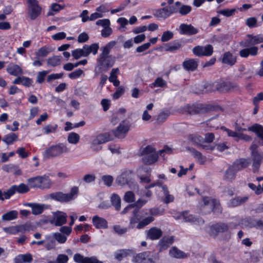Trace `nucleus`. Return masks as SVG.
Instances as JSON below:
<instances>
[{"label":"nucleus","instance_id":"8fccbe9b","mask_svg":"<svg viewBox=\"0 0 263 263\" xmlns=\"http://www.w3.org/2000/svg\"><path fill=\"white\" fill-rule=\"evenodd\" d=\"M80 140V136L74 132H71L68 136V141L70 143L73 144H77Z\"/></svg>","mask_w":263,"mask_h":263},{"label":"nucleus","instance_id":"0e129e2a","mask_svg":"<svg viewBox=\"0 0 263 263\" xmlns=\"http://www.w3.org/2000/svg\"><path fill=\"white\" fill-rule=\"evenodd\" d=\"M102 180L105 185L110 186L113 182L114 178L110 175H104L102 177Z\"/></svg>","mask_w":263,"mask_h":263},{"label":"nucleus","instance_id":"6ab92c4d","mask_svg":"<svg viewBox=\"0 0 263 263\" xmlns=\"http://www.w3.org/2000/svg\"><path fill=\"white\" fill-rule=\"evenodd\" d=\"M25 205L31 208L32 213L34 215L42 214L45 209L49 208V205L37 203H27Z\"/></svg>","mask_w":263,"mask_h":263},{"label":"nucleus","instance_id":"e2e57ef3","mask_svg":"<svg viewBox=\"0 0 263 263\" xmlns=\"http://www.w3.org/2000/svg\"><path fill=\"white\" fill-rule=\"evenodd\" d=\"M174 34L170 31H166L163 33L161 36V41L162 42H167L173 37Z\"/></svg>","mask_w":263,"mask_h":263},{"label":"nucleus","instance_id":"6e6552de","mask_svg":"<svg viewBox=\"0 0 263 263\" xmlns=\"http://www.w3.org/2000/svg\"><path fill=\"white\" fill-rule=\"evenodd\" d=\"M212 110H213L212 107L203 104L187 105L183 108L184 112L190 115L204 113Z\"/></svg>","mask_w":263,"mask_h":263},{"label":"nucleus","instance_id":"423d86ee","mask_svg":"<svg viewBox=\"0 0 263 263\" xmlns=\"http://www.w3.org/2000/svg\"><path fill=\"white\" fill-rule=\"evenodd\" d=\"M203 204L201 205V210L204 212H210L213 211L215 212H221V208L218 201L215 199H212L208 197L202 198Z\"/></svg>","mask_w":263,"mask_h":263},{"label":"nucleus","instance_id":"bf43d9fd","mask_svg":"<svg viewBox=\"0 0 263 263\" xmlns=\"http://www.w3.org/2000/svg\"><path fill=\"white\" fill-rule=\"evenodd\" d=\"M49 72V71L43 70L38 72L36 77V82L41 84L42 83L45 79L46 75Z\"/></svg>","mask_w":263,"mask_h":263},{"label":"nucleus","instance_id":"58836bf2","mask_svg":"<svg viewBox=\"0 0 263 263\" xmlns=\"http://www.w3.org/2000/svg\"><path fill=\"white\" fill-rule=\"evenodd\" d=\"M18 140V135L15 133H11L5 135L2 139L7 145L12 144L14 142Z\"/></svg>","mask_w":263,"mask_h":263},{"label":"nucleus","instance_id":"de8ad7c7","mask_svg":"<svg viewBox=\"0 0 263 263\" xmlns=\"http://www.w3.org/2000/svg\"><path fill=\"white\" fill-rule=\"evenodd\" d=\"M44 240L45 242L44 243L43 245H44L45 248L47 250H50L55 247V241L51 237H47L46 239Z\"/></svg>","mask_w":263,"mask_h":263},{"label":"nucleus","instance_id":"c9c22d12","mask_svg":"<svg viewBox=\"0 0 263 263\" xmlns=\"http://www.w3.org/2000/svg\"><path fill=\"white\" fill-rule=\"evenodd\" d=\"M54 50V48H52L50 45H46L40 48L37 52H36V55L39 57H45L50 52H52Z\"/></svg>","mask_w":263,"mask_h":263},{"label":"nucleus","instance_id":"f3484780","mask_svg":"<svg viewBox=\"0 0 263 263\" xmlns=\"http://www.w3.org/2000/svg\"><path fill=\"white\" fill-rule=\"evenodd\" d=\"M66 222V215L64 213L57 211L53 213L50 223L55 226H61Z\"/></svg>","mask_w":263,"mask_h":263},{"label":"nucleus","instance_id":"a18cd8bd","mask_svg":"<svg viewBox=\"0 0 263 263\" xmlns=\"http://www.w3.org/2000/svg\"><path fill=\"white\" fill-rule=\"evenodd\" d=\"M79 193V188L77 186H73L69 192L67 193V202L75 199Z\"/></svg>","mask_w":263,"mask_h":263},{"label":"nucleus","instance_id":"bb28decb","mask_svg":"<svg viewBox=\"0 0 263 263\" xmlns=\"http://www.w3.org/2000/svg\"><path fill=\"white\" fill-rule=\"evenodd\" d=\"M134 254V251L132 249H121L116 251L115 254V258L118 261H121L124 258Z\"/></svg>","mask_w":263,"mask_h":263},{"label":"nucleus","instance_id":"c756f323","mask_svg":"<svg viewBox=\"0 0 263 263\" xmlns=\"http://www.w3.org/2000/svg\"><path fill=\"white\" fill-rule=\"evenodd\" d=\"M237 171L235 170L232 165H231L224 172L223 179L227 181H232L236 177Z\"/></svg>","mask_w":263,"mask_h":263},{"label":"nucleus","instance_id":"a211bd4d","mask_svg":"<svg viewBox=\"0 0 263 263\" xmlns=\"http://www.w3.org/2000/svg\"><path fill=\"white\" fill-rule=\"evenodd\" d=\"M179 33L181 34L192 35L198 32V29L195 28L191 24H181L179 26Z\"/></svg>","mask_w":263,"mask_h":263},{"label":"nucleus","instance_id":"dca6fc26","mask_svg":"<svg viewBox=\"0 0 263 263\" xmlns=\"http://www.w3.org/2000/svg\"><path fill=\"white\" fill-rule=\"evenodd\" d=\"M215 87L219 91H229L238 88L236 83L219 80L215 82Z\"/></svg>","mask_w":263,"mask_h":263},{"label":"nucleus","instance_id":"69168bd1","mask_svg":"<svg viewBox=\"0 0 263 263\" xmlns=\"http://www.w3.org/2000/svg\"><path fill=\"white\" fill-rule=\"evenodd\" d=\"M152 85V87H163L166 86V83L161 78H158Z\"/></svg>","mask_w":263,"mask_h":263},{"label":"nucleus","instance_id":"4be33fe9","mask_svg":"<svg viewBox=\"0 0 263 263\" xmlns=\"http://www.w3.org/2000/svg\"><path fill=\"white\" fill-rule=\"evenodd\" d=\"M6 70L9 74L14 76H21L23 73V71L21 67L13 63L8 65Z\"/></svg>","mask_w":263,"mask_h":263},{"label":"nucleus","instance_id":"ddd939ff","mask_svg":"<svg viewBox=\"0 0 263 263\" xmlns=\"http://www.w3.org/2000/svg\"><path fill=\"white\" fill-rule=\"evenodd\" d=\"M129 129V123L126 121H123L115 130H111V133L118 138H123L125 137Z\"/></svg>","mask_w":263,"mask_h":263},{"label":"nucleus","instance_id":"473e14b6","mask_svg":"<svg viewBox=\"0 0 263 263\" xmlns=\"http://www.w3.org/2000/svg\"><path fill=\"white\" fill-rule=\"evenodd\" d=\"M174 241V237H164L159 242V246L160 247V251L166 250Z\"/></svg>","mask_w":263,"mask_h":263},{"label":"nucleus","instance_id":"864d4df0","mask_svg":"<svg viewBox=\"0 0 263 263\" xmlns=\"http://www.w3.org/2000/svg\"><path fill=\"white\" fill-rule=\"evenodd\" d=\"M169 115L170 112L168 111H162L160 112L156 119L157 123L159 124L163 123L169 116Z\"/></svg>","mask_w":263,"mask_h":263},{"label":"nucleus","instance_id":"f704fd0d","mask_svg":"<svg viewBox=\"0 0 263 263\" xmlns=\"http://www.w3.org/2000/svg\"><path fill=\"white\" fill-rule=\"evenodd\" d=\"M169 254L171 257L176 258H184L187 256L184 252L175 247H172L170 250Z\"/></svg>","mask_w":263,"mask_h":263},{"label":"nucleus","instance_id":"338daca9","mask_svg":"<svg viewBox=\"0 0 263 263\" xmlns=\"http://www.w3.org/2000/svg\"><path fill=\"white\" fill-rule=\"evenodd\" d=\"M153 153H156L155 149L151 145H148L144 148L141 153V155H147L153 154Z\"/></svg>","mask_w":263,"mask_h":263},{"label":"nucleus","instance_id":"c03bdc74","mask_svg":"<svg viewBox=\"0 0 263 263\" xmlns=\"http://www.w3.org/2000/svg\"><path fill=\"white\" fill-rule=\"evenodd\" d=\"M112 204L116 210L119 211L121 208V199L116 194H113L110 198Z\"/></svg>","mask_w":263,"mask_h":263},{"label":"nucleus","instance_id":"13d9d810","mask_svg":"<svg viewBox=\"0 0 263 263\" xmlns=\"http://www.w3.org/2000/svg\"><path fill=\"white\" fill-rule=\"evenodd\" d=\"M19 232L25 233L32 229V226L30 222L18 226Z\"/></svg>","mask_w":263,"mask_h":263},{"label":"nucleus","instance_id":"20e7f679","mask_svg":"<svg viewBox=\"0 0 263 263\" xmlns=\"http://www.w3.org/2000/svg\"><path fill=\"white\" fill-rule=\"evenodd\" d=\"M29 191V187L24 183H21L18 185H13L7 191L0 190V200L4 201L5 199H9L16 192L20 194H24Z\"/></svg>","mask_w":263,"mask_h":263},{"label":"nucleus","instance_id":"0eeeda50","mask_svg":"<svg viewBox=\"0 0 263 263\" xmlns=\"http://www.w3.org/2000/svg\"><path fill=\"white\" fill-rule=\"evenodd\" d=\"M258 145L256 144H252L250 146L251 156L253 159V170L254 173L258 172L261 162L263 160V153L257 151Z\"/></svg>","mask_w":263,"mask_h":263},{"label":"nucleus","instance_id":"f03ea898","mask_svg":"<svg viewBox=\"0 0 263 263\" xmlns=\"http://www.w3.org/2000/svg\"><path fill=\"white\" fill-rule=\"evenodd\" d=\"M247 36L248 39L245 42H240V45L242 47H248L250 45H252V46L250 48H243L239 51V55L243 58H247L249 55L254 57L257 55L258 48L254 45L263 43V34H262L255 35L247 34Z\"/></svg>","mask_w":263,"mask_h":263},{"label":"nucleus","instance_id":"5fc2aeb1","mask_svg":"<svg viewBox=\"0 0 263 263\" xmlns=\"http://www.w3.org/2000/svg\"><path fill=\"white\" fill-rule=\"evenodd\" d=\"M190 140L195 145L199 146L201 145L202 142L204 141V139L199 135L190 136Z\"/></svg>","mask_w":263,"mask_h":263},{"label":"nucleus","instance_id":"2f4dec72","mask_svg":"<svg viewBox=\"0 0 263 263\" xmlns=\"http://www.w3.org/2000/svg\"><path fill=\"white\" fill-rule=\"evenodd\" d=\"M142 161L143 163L151 165L156 162L158 158V155L157 153H153V154L142 156Z\"/></svg>","mask_w":263,"mask_h":263},{"label":"nucleus","instance_id":"2eb2a0df","mask_svg":"<svg viewBox=\"0 0 263 263\" xmlns=\"http://www.w3.org/2000/svg\"><path fill=\"white\" fill-rule=\"evenodd\" d=\"M132 182V172L125 171L118 176L116 180V182L120 186L129 185Z\"/></svg>","mask_w":263,"mask_h":263},{"label":"nucleus","instance_id":"c85d7f7f","mask_svg":"<svg viewBox=\"0 0 263 263\" xmlns=\"http://www.w3.org/2000/svg\"><path fill=\"white\" fill-rule=\"evenodd\" d=\"M83 50L86 57L92 53L93 55H96L98 53L99 46L98 43H93L90 45H85L83 47Z\"/></svg>","mask_w":263,"mask_h":263},{"label":"nucleus","instance_id":"b1692460","mask_svg":"<svg viewBox=\"0 0 263 263\" xmlns=\"http://www.w3.org/2000/svg\"><path fill=\"white\" fill-rule=\"evenodd\" d=\"M92 221L93 226L97 229H106L108 227L107 221L104 218L98 215L94 216L92 217Z\"/></svg>","mask_w":263,"mask_h":263},{"label":"nucleus","instance_id":"09e8293b","mask_svg":"<svg viewBox=\"0 0 263 263\" xmlns=\"http://www.w3.org/2000/svg\"><path fill=\"white\" fill-rule=\"evenodd\" d=\"M28 182L30 187L32 188H39L40 186V176L29 178L28 180Z\"/></svg>","mask_w":263,"mask_h":263},{"label":"nucleus","instance_id":"7c9ffc66","mask_svg":"<svg viewBox=\"0 0 263 263\" xmlns=\"http://www.w3.org/2000/svg\"><path fill=\"white\" fill-rule=\"evenodd\" d=\"M248 129L255 133L257 135V136L262 140L260 144L263 145V126L261 125L255 124L253 126L249 127Z\"/></svg>","mask_w":263,"mask_h":263},{"label":"nucleus","instance_id":"603ef678","mask_svg":"<svg viewBox=\"0 0 263 263\" xmlns=\"http://www.w3.org/2000/svg\"><path fill=\"white\" fill-rule=\"evenodd\" d=\"M181 47V44L178 42H174L166 46L165 50L173 52L179 49Z\"/></svg>","mask_w":263,"mask_h":263},{"label":"nucleus","instance_id":"4d7b16f0","mask_svg":"<svg viewBox=\"0 0 263 263\" xmlns=\"http://www.w3.org/2000/svg\"><path fill=\"white\" fill-rule=\"evenodd\" d=\"M246 24L250 28L256 27L258 26L257 20L255 17L248 18L246 21Z\"/></svg>","mask_w":263,"mask_h":263},{"label":"nucleus","instance_id":"7ed1b4c3","mask_svg":"<svg viewBox=\"0 0 263 263\" xmlns=\"http://www.w3.org/2000/svg\"><path fill=\"white\" fill-rule=\"evenodd\" d=\"M97 62L101 71L106 72L114 66L115 63V57L101 52L97 59Z\"/></svg>","mask_w":263,"mask_h":263},{"label":"nucleus","instance_id":"39448f33","mask_svg":"<svg viewBox=\"0 0 263 263\" xmlns=\"http://www.w3.org/2000/svg\"><path fill=\"white\" fill-rule=\"evenodd\" d=\"M65 146L63 143L52 145L47 148L42 153L44 160H47L59 156L63 153Z\"/></svg>","mask_w":263,"mask_h":263},{"label":"nucleus","instance_id":"412c9836","mask_svg":"<svg viewBox=\"0 0 263 263\" xmlns=\"http://www.w3.org/2000/svg\"><path fill=\"white\" fill-rule=\"evenodd\" d=\"M229 229V226L223 223H219L214 224L211 227V235L216 236L219 233L227 232Z\"/></svg>","mask_w":263,"mask_h":263},{"label":"nucleus","instance_id":"774afa93","mask_svg":"<svg viewBox=\"0 0 263 263\" xmlns=\"http://www.w3.org/2000/svg\"><path fill=\"white\" fill-rule=\"evenodd\" d=\"M83 73V71L80 69H77L68 74V77L71 79H76L79 78Z\"/></svg>","mask_w":263,"mask_h":263},{"label":"nucleus","instance_id":"1a4fd4ad","mask_svg":"<svg viewBox=\"0 0 263 263\" xmlns=\"http://www.w3.org/2000/svg\"><path fill=\"white\" fill-rule=\"evenodd\" d=\"M112 140L109 133L98 135L91 142L90 148L93 151L98 152L102 149L101 144Z\"/></svg>","mask_w":263,"mask_h":263},{"label":"nucleus","instance_id":"052dcab7","mask_svg":"<svg viewBox=\"0 0 263 263\" xmlns=\"http://www.w3.org/2000/svg\"><path fill=\"white\" fill-rule=\"evenodd\" d=\"M3 231L9 234H16L19 232L18 226L3 228Z\"/></svg>","mask_w":263,"mask_h":263},{"label":"nucleus","instance_id":"ea45409f","mask_svg":"<svg viewBox=\"0 0 263 263\" xmlns=\"http://www.w3.org/2000/svg\"><path fill=\"white\" fill-rule=\"evenodd\" d=\"M40 184L41 189H49L51 185V181L47 176H40Z\"/></svg>","mask_w":263,"mask_h":263},{"label":"nucleus","instance_id":"680f3d73","mask_svg":"<svg viewBox=\"0 0 263 263\" xmlns=\"http://www.w3.org/2000/svg\"><path fill=\"white\" fill-rule=\"evenodd\" d=\"M72 55L76 59H80L82 57H86L83 48L82 49H77L73 50L72 52Z\"/></svg>","mask_w":263,"mask_h":263},{"label":"nucleus","instance_id":"49530a36","mask_svg":"<svg viewBox=\"0 0 263 263\" xmlns=\"http://www.w3.org/2000/svg\"><path fill=\"white\" fill-rule=\"evenodd\" d=\"M117 42L112 41L108 43L105 46L101 47L100 50L101 52L109 54L111 49L116 46Z\"/></svg>","mask_w":263,"mask_h":263},{"label":"nucleus","instance_id":"4468645a","mask_svg":"<svg viewBox=\"0 0 263 263\" xmlns=\"http://www.w3.org/2000/svg\"><path fill=\"white\" fill-rule=\"evenodd\" d=\"M178 219H182L184 222H190L197 224H203L204 220L200 218L196 217L192 214H190L187 211H184L181 213L177 217Z\"/></svg>","mask_w":263,"mask_h":263},{"label":"nucleus","instance_id":"6e6d98bb","mask_svg":"<svg viewBox=\"0 0 263 263\" xmlns=\"http://www.w3.org/2000/svg\"><path fill=\"white\" fill-rule=\"evenodd\" d=\"M192 10V7L189 5H182L179 8L178 12L181 15H186L188 14Z\"/></svg>","mask_w":263,"mask_h":263},{"label":"nucleus","instance_id":"72a5a7b5","mask_svg":"<svg viewBox=\"0 0 263 263\" xmlns=\"http://www.w3.org/2000/svg\"><path fill=\"white\" fill-rule=\"evenodd\" d=\"M250 164L248 160L243 158L236 160L232 165L237 172L246 168Z\"/></svg>","mask_w":263,"mask_h":263},{"label":"nucleus","instance_id":"f8f14e48","mask_svg":"<svg viewBox=\"0 0 263 263\" xmlns=\"http://www.w3.org/2000/svg\"><path fill=\"white\" fill-rule=\"evenodd\" d=\"M151 253L149 251H145L136 254L133 256L132 261L134 263H154Z\"/></svg>","mask_w":263,"mask_h":263},{"label":"nucleus","instance_id":"a19ab883","mask_svg":"<svg viewBox=\"0 0 263 263\" xmlns=\"http://www.w3.org/2000/svg\"><path fill=\"white\" fill-rule=\"evenodd\" d=\"M201 88L199 91H197L196 93H206L213 91L217 90V88L215 87V82L213 83H206L204 85L201 86Z\"/></svg>","mask_w":263,"mask_h":263},{"label":"nucleus","instance_id":"aec40b11","mask_svg":"<svg viewBox=\"0 0 263 263\" xmlns=\"http://www.w3.org/2000/svg\"><path fill=\"white\" fill-rule=\"evenodd\" d=\"M73 259L77 263H103L102 261H99L95 256L90 257H84L79 253H77L74 255Z\"/></svg>","mask_w":263,"mask_h":263},{"label":"nucleus","instance_id":"f257e3e1","mask_svg":"<svg viewBox=\"0 0 263 263\" xmlns=\"http://www.w3.org/2000/svg\"><path fill=\"white\" fill-rule=\"evenodd\" d=\"M147 202V200L139 199L134 203L132 204L135 209L132 212V215L130 218L129 227L132 228H136L138 229L144 228L152 222L155 218L152 216H145L148 215L147 209H140Z\"/></svg>","mask_w":263,"mask_h":263},{"label":"nucleus","instance_id":"393cba45","mask_svg":"<svg viewBox=\"0 0 263 263\" xmlns=\"http://www.w3.org/2000/svg\"><path fill=\"white\" fill-rule=\"evenodd\" d=\"M241 224L249 228L256 227L260 229L263 228V221L261 220L251 219H244L242 221Z\"/></svg>","mask_w":263,"mask_h":263},{"label":"nucleus","instance_id":"cd10ccee","mask_svg":"<svg viewBox=\"0 0 263 263\" xmlns=\"http://www.w3.org/2000/svg\"><path fill=\"white\" fill-rule=\"evenodd\" d=\"M236 57L229 51L225 52L222 58V63L230 66H233L236 62Z\"/></svg>","mask_w":263,"mask_h":263},{"label":"nucleus","instance_id":"37998d69","mask_svg":"<svg viewBox=\"0 0 263 263\" xmlns=\"http://www.w3.org/2000/svg\"><path fill=\"white\" fill-rule=\"evenodd\" d=\"M62 58L60 56H53L49 58L47 61V64L49 66L54 67L61 63Z\"/></svg>","mask_w":263,"mask_h":263},{"label":"nucleus","instance_id":"4c0bfd02","mask_svg":"<svg viewBox=\"0 0 263 263\" xmlns=\"http://www.w3.org/2000/svg\"><path fill=\"white\" fill-rule=\"evenodd\" d=\"M18 217V212L16 210L9 211L2 216L3 221H11L17 219Z\"/></svg>","mask_w":263,"mask_h":263},{"label":"nucleus","instance_id":"9b49d317","mask_svg":"<svg viewBox=\"0 0 263 263\" xmlns=\"http://www.w3.org/2000/svg\"><path fill=\"white\" fill-rule=\"evenodd\" d=\"M193 53L198 57L210 56L213 52V48L211 45H207L205 46H197L193 48Z\"/></svg>","mask_w":263,"mask_h":263},{"label":"nucleus","instance_id":"9d476101","mask_svg":"<svg viewBox=\"0 0 263 263\" xmlns=\"http://www.w3.org/2000/svg\"><path fill=\"white\" fill-rule=\"evenodd\" d=\"M28 4V14L31 20H34L41 13L42 8L36 0H26Z\"/></svg>","mask_w":263,"mask_h":263},{"label":"nucleus","instance_id":"5701e85b","mask_svg":"<svg viewBox=\"0 0 263 263\" xmlns=\"http://www.w3.org/2000/svg\"><path fill=\"white\" fill-rule=\"evenodd\" d=\"M198 65V60L194 59L186 60L182 63L183 68L189 71L195 70L197 68Z\"/></svg>","mask_w":263,"mask_h":263},{"label":"nucleus","instance_id":"a878e982","mask_svg":"<svg viewBox=\"0 0 263 263\" xmlns=\"http://www.w3.org/2000/svg\"><path fill=\"white\" fill-rule=\"evenodd\" d=\"M162 235V231L161 229L156 228H151L147 231V237L151 240H157L160 238Z\"/></svg>","mask_w":263,"mask_h":263},{"label":"nucleus","instance_id":"3c124183","mask_svg":"<svg viewBox=\"0 0 263 263\" xmlns=\"http://www.w3.org/2000/svg\"><path fill=\"white\" fill-rule=\"evenodd\" d=\"M135 195L132 191H127L125 192L123 200L127 203H131L135 201Z\"/></svg>","mask_w":263,"mask_h":263},{"label":"nucleus","instance_id":"e433bc0d","mask_svg":"<svg viewBox=\"0 0 263 263\" xmlns=\"http://www.w3.org/2000/svg\"><path fill=\"white\" fill-rule=\"evenodd\" d=\"M187 149L192 153L195 158L197 159L200 164H203L206 161V157L202 154L193 148H188Z\"/></svg>","mask_w":263,"mask_h":263},{"label":"nucleus","instance_id":"79ce46f5","mask_svg":"<svg viewBox=\"0 0 263 263\" xmlns=\"http://www.w3.org/2000/svg\"><path fill=\"white\" fill-rule=\"evenodd\" d=\"M49 197L54 200L61 202H66V194H63L62 192H55L49 194Z\"/></svg>","mask_w":263,"mask_h":263}]
</instances>
